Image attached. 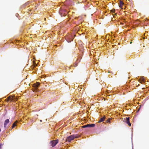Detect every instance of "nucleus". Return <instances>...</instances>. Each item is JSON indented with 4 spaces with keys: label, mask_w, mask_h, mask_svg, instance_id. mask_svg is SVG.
<instances>
[{
    "label": "nucleus",
    "mask_w": 149,
    "mask_h": 149,
    "mask_svg": "<svg viewBox=\"0 0 149 149\" xmlns=\"http://www.w3.org/2000/svg\"><path fill=\"white\" fill-rule=\"evenodd\" d=\"M80 136L77 134L72 135L67 137L65 141L70 142L71 141L73 140L74 138H78Z\"/></svg>",
    "instance_id": "nucleus-1"
},
{
    "label": "nucleus",
    "mask_w": 149,
    "mask_h": 149,
    "mask_svg": "<svg viewBox=\"0 0 149 149\" xmlns=\"http://www.w3.org/2000/svg\"><path fill=\"white\" fill-rule=\"evenodd\" d=\"M59 13L61 17L65 16L68 13V12L65 9H61L59 10Z\"/></svg>",
    "instance_id": "nucleus-2"
},
{
    "label": "nucleus",
    "mask_w": 149,
    "mask_h": 149,
    "mask_svg": "<svg viewBox=\"0 0 149 149\" xmlns=\"http://www.w3.org/2000/svg\"><path fill=\"white\" fill-rule=\"evenodd\" d=\"M58 139L53 140L51 141L49 143L50 145L52 147L55 146L58 143Z\"/></svg>",
    "instance_id": "nucleus-3"
},
{
    "label": "nucleus",
    "mask_w": 149,
    "mask_h": 149,
    "mask_svg": "<svg viewBox=\"0 0 149 149\" xmlns=\"http://www.w3.org/2000/svg\"><path fill=\"white\" fill-rule=\"evenodd\" d=\"M95 126V124H87L82 126L83 128H86V127H93Z\"/></svg>",
    "instance_id": "nucleus-4"
},
{
    "label": "nucleus",
    "mask_w": 149,
    "mask_h": 149,
    "mask_svg": "<svg viewBox=\"0 0 149 149\" xmlns=\"http://www.w3.org/2000/svg\"><path fill=\"white\" fill-rule=\"evenodd\" d=\"M66 38L68 40H67L68 42H70L71 41H72L73 39L70 35L67 36Z\"/></svg>",
    "instance_id": "nucleus-5"
},
{
    "label": "nucleus",
    "mask_w": 149,
    "mask_h": 149,
    "mask_svg": "<svg viewBox=\"0 0 149 149\" xmlns=\"http://www.w3.org/2000/svg\"><path fill=\"white\" fill-rule=\"evenodd\" d=\"M13 100V97L11 96H9L8 97V98L5 100V101L8 102L9 101H12Z\"/></svg>",
    "instance_id": "nucleus-6"
},
{
    "label": "nucleus",
    "mask_w": 149,
    "mask_h": 149,
    "mask_svg": "<svg viewBox=\"0 0 149 149\" xmlns=\"http://www.w3.org/2000/svg\"><path fill=\"white\" fill-rule=\"evenodd\" d=\"M10 121L9 119H7L5 121L4 123V127L5 128L6 127L8 123Z\"/></svg>",
    "instance_id": "nucleus-7"
},
{
    "label": "nucleus",
    "mask_w": 149,
    "mask_h": 149,
    "mask_svg": "<svg viewBox=\"0 0 149 149\" xmlns=\"http://www.w3.org/2000/svg\"><path fill=\"white\" fill-rule=\"evenodd\" d=\"M130 118L129 117H126L125 118V122L127 123L128 125L130 126H131V124L130 122Z\"/></svg>",
    "instance_id": "nucleus-8"
},
{
    "label": "nucleus",
    "mask_w": 149,
    "mask_h": 149,
    "mask_svg": "<svg viewBox=\"0 0 149 149\" xmlns=\"http://www.w3.org/2000/svg\"><path fill=\"white\" fill-rule=\"evenodd\" d=\"M139 81L141 84H143V83L145 82V80L143 77H141L139 79Z\"/></svg>",
    "instance_id": "nucleus-9"
},
{
    "label": "nucleus",
    "mask_w": 149,
    "mask_h": 149,
    "mask_svg": "<svg viewBox=\"0 0 149 149\" xmlns=\"http://www.w3.org/2000/svg\"><path fill=\"white\" fill-rule=\"evenodd\" d=\"M105 116H104L103 117H102V118H101L100 119V120L98 121V123H101V122H102L105 119Z\"/></svg>",
    "instance_id": "nucleus-10"
},
{
    "label": "nucleus",
    "mask_w": 149,
    "mask_h": 149,
    "mask_svg": "<svg viewBox=\"0 0 149 149\" xmlns=\"http://www.w3.org/2000/svg\"><path fill=\"white\" fill-rule=\"evenodd\" d=\"M123 2L121 0L120 1L119 4V6L120 8H121L124 5Z\"/></svg>",
    "instance_id": "nucleus-11"
},
{
    "label": "nucleus",
    "mask_w": 149,
    "mask_h": 149,
    "mask_svg": "<svg viewBox=\"0 0 149 149\" xmlns=\"http://www.w3.org/2000/svg\"><path fill=\"white\" fill-rule=\"evenodd\" d=\"M40 85V83L38 82H37L36 83L34 84V87L36 89H37Z\"/></svg>",
    "instance_id": "nucleus-12"
},
{
    "label": "nucleus",
    "mask_w": 149,
    "mask_h": 149,
    "mask_svg": "<svg viewBox=\"0 0 149 149\" xmlns=\"http://www.w3.org/2000/svg\"><path fill=\"white\" fill-rule=\"evenodd\" d=\"M17 123V121H15L13 125L12 126V128H13L14 127H15L16 126V124Z\"/></svg>",
    "instance_id": "nucleus-13"
},
{
    "label": "nucleus",
    "mask_w": 149,
    "mask_h": 149,
    "mask_svg": "<svg viewBox=\"0 0 149 149\" xmlns=\"http://www.w3.org/2000/svg\"><path fill=\"white\" fill-rule=\"evenodd\" d=\"M115 11V10L114 9H112L111 10V12L112 13H114Z\"/></svg>",
    "instance_id": "nucleus-14"
},
{
    "label": "nucleus",
    "mask_w": 149,
    "mask_h": 149,
    "mask_svg": "<svg viewBox=\"0 0 149 149\" xmlns=\"http://www.w3.org/2000/svg\"><path fill=\"white\" fill-rule=\"evenodd\" d=\"M110 119H108V120H107V123H108V122L110 123Z\"/></svg>",
    "instance_id": "nucleus-15"
},
{
    "label": "nucleus",
    "mask_w": 149,
    "mask_h": 149,
    "mask_svg": "<svg viewBox=\"0 0 149 149\" xmlns=\"http://www.w3.org/2000/svg\"><path fill=\"white\" fill-rule=\"evenodd\" d=\"M3 144H0V149H1L2 147V146Z\"/></svg>",
    "instance_id": "nucleus-16"
},
{
    "label": "nucleus",
    "mask_w": 149,
    "mask_h": 149,
    "mask_svg": "<svg viewBox=\"0 0 149 149\" xmlns=\"http://www.w3.org/2000/svg\"><path fill=\"white\" fill-rule=\"evenodd\" d=\"M1 131V129H0V132Z\"/></svg>",
    "instance_id": "nucleus-17"
},
{
    "label": "nucleus",
    "mask_w": 149,
    "mask_h": 149,
    "mask_svg": "<svg viewBox=\"0 0 149 149\" xmlns=\"http://www.w3.org/2000/svg\"><path fill=\"white\" fill-rule=\"evenodd\" d=\"M132 43V42H131L130 43Z\"/></svg>",
    "instance_id": "nucleus-18"
}]
</instances>
